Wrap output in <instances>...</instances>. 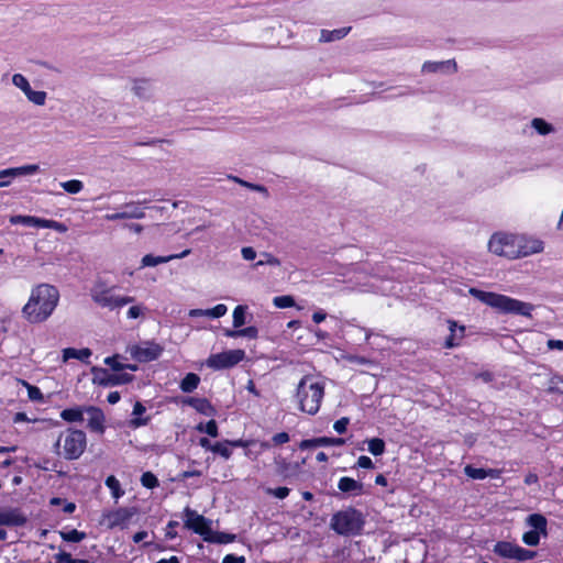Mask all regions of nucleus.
I'll return each instance as SVG.
<instances>
[{"label":"nucleus","instance_id":"1","mask_svg":"<svg viewBox=\"0 0 563 563\" xmlns=\"http://www.w3.org/2000/svg\"><path fill=\"white\" fill-rule=\"evenodd\" d=\"M59 290L48 283L32 286L27 300L21 309L23 319L30 324L47 321L59 303Z\"/></svg>","mask_w":563,"mask_h":563},{"label":"nucleus","instance_id":"2","mask_svg":"<svg viewBox=\"0 0 563 563\" xmlns=\"http://www.w3.org/2000/svg\"><path fill=\"white\" fill-rule=\"evenodd\" d=\"M468 292L481 302L492 307L500 313L529 317L533 310V306L531 303L520 301L506 295L484 291L477 288H471Z\"/></svg>","mask_w":563,"mask_h":563},{"label":"nucleus","instance_id":"3","mask_svg":"<svg viewBox=\"0 0 563 563\" xmlns=\"http://www.w3.org/2000/svg\"><path fill=\"white\" fill-rule=\"evenodd\" d=\"M324 396V384L322 380L305 376L297 387V401L299 409L308 415H316L321 406Z\"/></svg>","mask_w":563,"mask_h":563},{"label":"nucleus","instance_id":"4","mask_svg":"<svg viewBox=\"0 0 563 563\" xmlns=\"http://www.w3.org/2000/svg\"><path fill=\"white\" fill-rule=\"evenodd\" d=\"M92 301L101 307L115 310L135 301L134 297L120 296L114 292V287L109 286L104 280L98 279L90 289Z\"/></svg>","mask_w":563,"mask_h":563},{"label":"nucleus","instance_id":"5","mask_svg":"<svg viewBox=\"0 0 563 563\" xmlns=\"http://www.w3.org/2000/svg\"><path fill=\"white\" fill-rule=\"evenodd\" d=\"M364 517L362 512L354 508H347L335 512L330 521V527L338 534L350 537L358 536L364 528Z\"/></svg>","mask_w":563,"mask_h":563},{"label":"nucleus","instance_id":"6","mask_svg":"<svg viewBox=\"0 0 563 563\" xmlns=\"http://www.w3.org/2000/svg\"><path fill=\"white\" fill-rule=\"evenodd\" d=\"M87 445L86 434L81 430L68 429L62 433L56 442L58 454L66 460H77L85 452Z\"/></svg>","mask_w":563,"mask_h":563},{"label":"nucleus","instance_id":"7","mask_svg":"<svg viewBox=\"0 0 563 563\" xmlns=\"http://www.w3.org/2000/svg\"><path fill=\"white\" fill-rule=\"evenodd\" d=\"M517 233L496 232L488 240V251L497 256L516 260Z\"/></svg>","mask_w":563,"mask_h":563},{"label":"nucleus","instance_id":"8","mask_svg":"<svg viewBox=\"0 0 563 563\" xmlns=\"http://www.w3.org/2000/svg\"><path fill=\"white\" fill-rule=\"evenodd\" d=\"M246 357L242 349L227 350L220 353L211 354L206 360V365L213 371H222L234 367Z\"/></svg>","mask_w":563,"mask_h":563},{"label":"nucleus","instance_id":"9","mask_svg":"<svg viewBox=\"0 0 563 563\" xmlns=\"http://www.w3.org/2000/svg\"><path fill=\"white\" fill-rule=\"evenodd\" d=\"M526 525L530 530L522 534V542L528 547H537L541 537L548 536L547 518L541 514H532L526 518Z\"/></svg>","mask_w":563,"mask_h":563},{"label":"nucleus","instance_id":"10","mask_svg":"<svg viewBox=\"0 0 563 563\" xmlns=\"http://www.w3.org/2000/svg\"><path fill=\"white\" fill-rule=\"evenodd\" d=\"M184 523L187 529L201 536L205 541L212 532V521L188 507L184 510Z\"/></svg>","mask_w":563,"mask_h":563},{"label":"nucleus","instance_id":"11","mask_svg":"<svg viewBox=\"0 0 563 563\" xmlns=\"http://www.w3.org/2000/svg\"><path fill=\"white\" fill-rule=\"evenodd\" d=\"M494 553L504 559L526 562L536 556V552L527 550L516 543L499 541L494 545Z\"/></svg>","mask_w":563,"mask_h":563},{"label":"nucleus","instance_id":"12","mask_svg":"<svg viewBox=\"0 0 563 563\" xmlns=\"http://www.w3.org/2000/svg\"><path fill=\"white\" fill-rule=\"evenodd\" d=\"M12 84L14 87H16L24 93L29 102L37 107L45 106L47 100V93L44 90H34L31 87L29 79L23 74H14L12 76Z\"/></svg>","mask_w":563,"mask_h":563},{"label":"nucleus","instance_id":"13","mask_svg":"<svg viewBox=\"0 0 563 563\" xmlns=\"http://www.w3.org/2000/svg\"><path fill=\"white\" fill-rule=\"evenodd\" d=\"M130 356L139 362H151L158 358L163 347L154 342H144L141 344H131L126 347Z\"/></svg>","mask_w":563,"mask_h":563},{"label":"nucleus","instance_id":"14","mask_svg":"<svg viewBox=\"0 0 563 563\" xmlns=\"http://www.w3.org/2000/svg\"><path fill=\"white\" fill-rule=\"evenodd\" d=\"M9 221L11 224H23L34 228L53 229L59 233H65L67 231V227L62 222L33 216H12L10 217Z\"/></svg>","mask_w":563,"mask_h":563},{"label":"nucleus","instance_id":"15","mask_svg":"<svg viewBox=\"0 0 563 563\" xmlns=\"http://www.w3.org/2000/svg\"><path fill=\"white\" fill-rule=\"evenodd\" d=\"M544 242L532 235L517 234L516 260L542 253Z\"/></svg>","mask_w":563,"mask_h":563},{"label":"nucleus","instance_id":"16","mask_svg":"<svg viewBox=\"0 0 563 563\" xmlns=\"http://www.w3.org/2000/svg\"><path fill=\"white\" fill-rule=\"evenodd\" d=\"M132 380L133 375L129 373H108L103 368H92V382L100 386L123 385Z\"/></svg>","mask_w":563,"mask_h":563},{"label":"nucleus","instance_id":"17","mask_svg":"<svg viewBox=\"0 0 563 563\" xmlns=\"http://www.w3.org/2000/svg\"><path fill=\"white\" fill-rule=\"evenodd\" d=\"M133 516V510L128 508H119L103 514L100 520V525L107 527L108 529H125L129 526L130 520Z\"/></svg>","mask_w":563,"mask_h":563},{"label":"nucleus","instance_id":"18","mask_svg":"<svg viewBox=\"0 0 563 563\" xmlns=\"http://www.w3.org/2000/svg\"><path fill=\"white\" fill-rule=\"evenodd\" d=\"M38 172L40 166L37 164H29L0 170V188L10 186L15 177L30 176Z\"/></svg>","mask_w":563,"mask_h":563},{"label":"nucleus","instance_id":"19","mask_svg":"<svg viewBox=\"0 0 563 563\" xmlns=\"http://www.w3.org/2000/svg\"><path fill=\"white\" fill-rule=\"evenodd\" d=\"M446 323L450 334L445 339L444 346L446 349L460 346L465 338V327L454 320H448Z\"/></svg>","mask_w":563,"mask_h":563},{"label":"nucleus","instance_id":"20","mask_svg":"<svg viewBox=\"0 0 563 563\" xmlns=\"http://www.w3.org/2000/svg\"><path fill=\"white\" fill-rule=\"evenodd\" d=\"M85 413L87 415L88 428L97 433L102 434L104 432L106 417L101 409L95 406L85 407Z\"/></svg>","mask_w":563,"mask_h":563},{"label":"nucleus","instance_id":"21","mask_svg":"<svg viewBox=\"0 0 563 563\" xmlns=\"http://www.w3.org/2000/svg\"><path fill=\"white\" fill-rule=\"evenodd\" d=\"M190 252L191 251L189 249H187L179 254H172L168 256H154L152 254H146L143 256V258L141 261V267H154L159 264L168 263L173 260L184 258V257L188 256L190 254Z\"/></svg>","mask_w":563,"mask_h":563},{"label":"nucleus","instance_id":"22","mask_svg":"<svg viewBox=\"0 0 563 563\" xmlns=\"http://www.w3.org/2000/svg\"><path fill=\"white\" fill-rule=\"evenodd\" d=\"M184 404L192 407L195 410L205 416L212 417L216 415V409L206 398L189 397L184 400Z\"/></svg>","mask_w":563,"mask_h":563},{"label":"nucleus","instance_id":"23","mask_svg":"<svg viewBox=\"0 0 563 563\" xmlns=\"http://www.w3.org/2000/svg\"><path fill=\"white\" fill-rule=\"evenodd\" d=\"M338 488L343 493H350L355 496L362 495L364 493L363 484L347 476L341 477L339 479Z\"/></svg>","mask_w":563,"mask_h":563},{"label":"nucleus","instance_id":"24","mask_svg":"<svg viewBox=\"0 0 563 563\" xmlns=\"http://www.w3.org/2000/svg\"><path fill=\"white\" fill-rule=\"evenodd\" d=\"M455 70H456V65L453 60L426 62L422 65L423 73H438V71L454 73Z\"/></svg>","mask_w":563,"mask_h":563},{"label":"nucleus","instance_id":"25","mask_svg":"<svg viewBox=\"0 0 563 563\" xmlns=\"http://www.w3.org/2000/svg\"><path fill=\"white\" fill-rule=\"evenodd\" d=\"M91 356V351L88 347L84 349H74L66 347L63 350V362H68L69 360H79L81 362H87Z\"/></svg>","mask_w":563,"mask_h":563},{"label":"nucleus","instance_id":"26","mask_svg":"<svg viewBox=\"0 0 563 563\" xmlns=\"http://www.w3.org/2000/svg\"><path fill=\"white\" fill-rule=\"evenodd\" d=\"M465 474L473 479H484L486 477L498 478L500 472L498 470H485V468H476L472 465H466L464 467Z\"/></svg>","mask_w":563,"mask_h":563},{"label":"nucleus","instance_id":"27","mask_svg":"<svg viewBox=\"0 0 563 563\" xmlns=\"http://www.w3.org/2000/svg\"><path fill=\"white\" fill-rule=\"evenodd\" d=\"M146 408L143 406L142 402L136 401L133 406L132 416L133 418L130 420V426L132 428H140L143 426H146L150 421L148 417H143L145 413Z\"/></svg>","mask_w":563,"mask_h":563},{"label":"nucleus","instance_id":"28","mask_svg":"<svg viewBox=\"0 0 563 563\" xmlns=\"http://www.w3.org/2000/svg\"><path fill=\"white\" fill-rule=\"evenodd\" d=\"M223 333L225 336L232 338V339L247 338L251 340H255L258 338V330L254 325L246 327V328H239L236 330L225 329Z\"/></svg>","mask_w":563,"mask_h":563},{"label":"nucleus","instance_id":"29","mask_svg":"<svg viewBox=\"0 0 563 563\" xmlns=\"http://www.w3.org/2000/svg\"><path fill=\"white\" fill-rule=\"evenodd\" d=\"M85 412V407L67 408L60 412V418L67 422H81Z\"/></svg>","mask_w":563,"mask_h":563},{"label":"nucleus","instance_id":"30","mask_svg":"<svg viewBox=\"0 0 563 563\" xmlns=\"http://www.w3.org/2000/svg\"><path fill=\"white\" fill-rule=\"evenodd\" d=\"M351 27H341L336 30H322L320 35L321 42H332L338 41L346 36L350 32Z\"/></svg>","mask_w":563,"mask_h":563},{"label":"nucleus","instance_id":"31","mask_svg":"<svg viewBox=\"0 0 563 563\" xmlns=\"http://www.w3.org/2000/svg\"><path fill=\"white\" fill-rule=\"evenodd\" d=\"M247 306L239 305L234 308L232 313L233 329L236 330L242 328L246 323Z\"/></svg>","mask_w":563,"mask_h":563},{"label":"nucleus","instance_id":"32","mask_svg":"<svg viewBox=\"0 0 563 563\" xmlns=\"http://www.w3.org/2000/svg\"><path fill=\"white\" fill-rule=\"evenodd\" d=\"M130 306L126 311V318L130 320L145 319L147 314V307L144 303L137 302Z\"/></svg>","mask_w":563,"mask_h":563},{"label":"nucleus","instance_id":"33","mask_svg":"<svg viewBox=\"0 0 563 563\" xmlns=\"http://www.w3.org/2000/svg\"><path fill=\"white\" fill-rule=\"evenodd\" d=\"M200 383V377L195 373H188L180 382V389L184 393L194 391Z\"/></svg>","mask_w":563,"mask_h":563},{"label":"nucleus","instance_id":"34","mask_svg":"<svg viewBox=\"0 0 563 563\" xmlns=\"http://www.w3.org/2000/svg\"><path fill=\"white\" fill-rule=\"evenodd\" d=\"M366 443L368 452L374 456H379L385 453L386 445L383 439L372 438L366 440Z\"/></svg>","mask_w":563,"mask_h":563},{"label":"nucleus","instance_id":"35","mask_svg":"<svg viewBox=\"0 0 563 563\" xmlns=\"http://www.w3.org/2000/svg\"><path fill=\"white\" fill-rule=\"evenodd\" d=\"M106 486L111 490L112 497L114 499H119L124 495V490L121 488L120 482L113 475L107 477Z\"/></svg>","mask_w":563,"mask_h":563},{"label":"nucleus","instance_id":"36","mask_svg":"<svg viewBox=\"0 0 563 563\" xmlns=\"http://www.w3.org/2000/svg\"><path fill=\"white\" fill-rule=\"evenodd\" d=\"M59 186L68 194L76 195L84 189V183L79 179L62 181Z\"/></svg>","mask_w":563,"mask_h":563},{"label":"nucleus","instance_id":"37","mask_svg":"<svg viewBox=\"0 0 563 563\" xmlns=\"http://www.w3.org/2000/svg\"><path fill=\"white\" fill-rule=\"evenodd\" d=\"M19 382L22 384V386L26 388L30 400L38 402H42L44 400L43 394L38 387L33 386L23 379H20Z\"/></svg>","mask_w":563,"mask_h":563},{"label":"nucleus","instance_id":"38","mask_svg":"<svg viewBox=\"0 0 563 563\" xmlns=\"http://www.w3.org/2000/svg\"><path fill=\"white\" fill-rule=\"evenodd\" d=\"M59 536L66 542H80L86 539V533L76 529L69 531H59Z\"/></svg>","mask_w":563,"mask_h":563},{"label":"nucleus","instance_id":"39","mask_svg":"<svg viewBox=\"0 0 563 563\" xmlns=\"http://www.w3.org/2000/svg\"><path fill=\"white\" fill-rule=\"evenodd\" d=\"M235 539L234 534H229L224 532H216L212 530L209 538H207V542L212 543H230L233 542Z\"/></svg>","mask_w":563,"mask_h":563},{"label":"nucleus","instance_id":"40","mask_svg":"<svg viewBox=\"0 0 563 563\" xmlns=\"http://www.w3.org/2000/svg\"><path fill=\"white\" fill-rule=\"evenodd\" d=\"M126 219H141L144 217V208L139 203H130L124 211Z\"/></svg>","mask_w":563,"mask_h":563},{"label":"nucleus","instance_id":"41","mask_svg":"<svg viewBox=\"0 0 563 563\" xmlns=\"http://www.w3.org/2000/svg\"><path fill=\"white\" fill-rule=\"evenodd\" d=\"M548 391L563 394V376H552L548 384Z\"/></svg>","mask_w":563,"mask_h":563},{"label":"nucleus","instance_id":"42","mask_svg":"<svg viewBox=\"0 0 563 563\" xmlns=\"http://www.w3.org/2000/svg\"><path fill=\"white\" fill-rule=\"evenodd\" d=\"M230 444L228 443V440L223 442H217L212 445V452L220 454L225 460L230 459L232 452L230 450Z\"/></svg>","mask_w":563,"mask_h":563},{"label":"nucleus","instance_id":"43","mask_svg":"<svg viewBox=\"0 0 563 563\" xmlns=\"http://www.w3.org/2000/svg\"><path fill=\"white\" fill-rule=\"evenodd\" d=\"M274 306L280 309L289 308L295 306V300L291 296H277L273 300Z\"/></svg>","mask_w":563,"mask_h":563},{"label":"nucleus","instance_id":"44","mask_svg":"<svg viewBox=\"0 0 563 563\" xmlns=\"http://www.w3.org/2000/svg\"><path fill=\"white\" fill-rule=\"evenodd\" d=\"M317 442L319 446H341L345 443V440L342 438L321 437L317 438Z\"/></svg>","mask_w":563,"mask_h":563},{"label":"nucleus","instance_id":"45","mask_svg":"<svg viewBox=\"0 0 563 563\" xmlns=\"http://www.w3.org/2000/svg\"><path fill=\"white\" fill-rule=\"evenodd\" d=\"M141 483L146 488H154L158 485V479L153 473L145 472L141 477Z\"/></svg>","mask_w":563,"mask_h":563},{"label":"nucleus","instance_id":"46","mask_svg":"<svg viewBox=\"0 0 563 563\" xmlns=\"http://www.w3.org/2000/svg\"><path fill=\"white\" fill-rule=\"evenodd\" d=\"M532 126L542 135H545L552 131L551 125L542 119H534L532 121Z\"/></svg>","mask_w":563,"mask_h":563},{"label":"nucleus","instance_id":"47","mask_svg":"<svg viewBox=\"0 0 563 563\" xmlns=\"http://www.w3.org/2000/svg\"><path fill=\"white\" fill-rule=\"evenodd\" d=\"M228 312V307L223 303H219L214 306L213 308L209 309V318L211 319H218L223 316H225Z\"/></svg>","mask_w":563,"mask_h":563},{"label":"nucleus","instance_id":"48","mask_svg":"<svg viewBox=\"0 0 563 563\" xmlns=\"http://www.w3.org/2000/svg\"><path fill=\"white\" fill-rule=\"evenodd\" d=\"M120 355H113L109 356L104 360V363L110 366L113 371L119 372L124 369V364H122L120 361Z\"/></svg>","mask_w":563,"mask_h":563},{"label":"nucleus","instance_id":"49","mask_svg":"<svg viewBox=\"0 0 563 563\" xmlns=\"http://www.w3.org/2000/svg\"><path fill=\"white\" fill-rule=\"evenodd\" d=\"M267 493L269 495H273L276 498L284 499L289 495V488H287V487L268 488Z\"/></svg>","mask_w":563,"mask_h":563},{"label":"nucleus","instance_id":"50","mask_svg":"<svg viewBox=\"0 0 563 563\" xmlns=\"http://www.w3.org/2000/svg\"><path fill=\"white\" fill-rule=\"evenodd\" d=\"M56 559L58 562H62V563H87L86 561L84 560H76V559H73L71 555L67 552H60L56 555Z\"/></svg>","mask_w":563,"mask_h":563},{"label":"nucleus","instance_id":"51","mask_svg":"<svg viewBox=\"0 0 563 563\" xmlns=\"http://www.w3.org/2000/svg\"><path fill=\"white\" fill-rule=\"evenodd\" d=\"M349 423H350V419L346 417H343L334 422L333 429L338 433H344L347 429Z\"/></svg>","mask_w":563,"mask_h":563},{"label":"nucleus","instance_id":"52","mask_svg":"<svg viewBox=\"0 0 563 563\" xmlns=\"http://www.w3.org/2000/svg\"><path fill=\"white\" fill-rule=\"evenodd\" d=\"M205 432L207 434H209L210 437H213V438L218 437L219 429H218V424H217L216 420L212 419L205 424Z\"/></svg>","mask_w":563,"mask_h":563},{"label":"nucleus","instance_id":"53","mask_svg":"<svg viewBox=\"0 0 563 563\" xmlns=\"http://www.w3.org/2000/svg\"><path fill=\"white\" fill-rule=\"evenodd\" d=\"M357 466L361 467V468H366V470H372L374 468V463L373 461L371 460V457L366 456V455H362L357 459Z\"/></svg>","mask_w":563,"mask_h":563},{"label":"nucleus","instance_id":"54","mask_svg":"<svg viewBox=\"0 0 563 563\" xmlns=\"http://www.w3.org/2000/svg\"><path fill=\"white\" fill-rule=\"evenodd\" d=\"M228 443L230 444V446L249 448L250 445L254 444L255 441L239 439V440H228Z\"/></svg>","mask_w":563,"mask_h":563},{"label":"nucleus","instance_id":"55","mask_svg":"<svg viewBox=\"0 0 563 563\" xmlns=\"http://www.w3.org/2000/svg\"><path fill=\"white\" fill-rule=\"evenodd\" d=\"M265 264L278 266V265H280V262L277 257L273 256L272 254L266 253L265 261H260L256 263V265L260 266V265H265Z\"/></svg>","mask_w":563,"mask_h":563},{"label":"nucleus","instance_id":"56","mask_svg":"<svg viewBox=\"0 0 563 563\" xmlns=\"http://www.w3.org/2000/svg\"><path fill=\"white\" fill-rule=\"evenodd\" d=\"M241 254H242V257L245 260V261H253L255 260L256 257V252L253 247L251 246H245L241 250Z\"/></svg>","mask_w":563,"mask_h":563},{"label":"nucleus","instance_id":"57","mask_svg":"<svg viewBox=\"0 0 563 563\" xmlns=\"http://www.w3.org/2000/svg\"><path fill=\"white\" fill-rule=\"evenodd\" d=\"M273 442L276 445L287 443L289 441V434L287 432H279L273 437Z\"/></svg>","mask_w":563,"mask_h":563},{"label":"nucleus","instance_id":"58","mask_svg":"<svg viewBox=\"0 0 563 563\" xmlns=\"http://www.w3.org/2000/svg\"><path fill=\"white\" fill-rule=\"evenodd\" d=\"M222 563H245V558L242 555L228 554L223 558Z\"/></svg>","mask_w":563,"mask_h":563},{"label":"nucleus","instance_id":"59","mask_svg":"<svg viewBox=\"0 0 563 563\" xmlns=\"http://www.w3.org/2000/svg\"><path fill=\"white\" fill-rule=\"evenodd\" d=\"M188 314L191 318H197V317L209 318V309H191V310H189Z\"/></svg>","mask_w":563,"mask_h":563},{"label":"nucleus","instance_id":"60","mask_svg":"<svg viewBox=\"0 0 563 563\" xmlns=\"http://www.w3.org/2000/svg\"><path fill=\"white\" fill-rule=\"evenodd\" d=\"M312 446H319V443L317 442V439H310V440H302L299 444V448L301 450H306Z\"/></svg>","mask_w":563,"mask_h":563},{"label":"nucleus","instance_id":"61","mask_svg":"<svg viewBox=\"0 0 563 563\" xmlns=\"http://www.w3.org/2000/svg\"><path fill=\"white\" fill-rule=\"evenodd\" d=\"M548 346L550 350H563V341L561 340H549Z\"/></svg>","mask_w":563,"mask_h":563},{"label":"nucleus","instance_id":"62","mask_svg":"<svg viewBox=\"0 0 563 563\" xmlns=\"http://www.w3.org/2000/svg\"><path fill=\"white\" fill-rule=\"evenodd\" d=\"M327 318V313L322 310H318L316 311L313 314H312V320L316 322V323H321L325 320Z\"/></svg>","mask_w":563,"mask_h":563},{"label":"nucleus","instance_id":"63","mask_svg":"<svg viewBox=\"0 0 563 563\" xmlns=\"http://www.w3.org/2000/svg\"><path fill=\"white\" fill-rule=\"evenodd\" d=\"M177 526V522L175 521H170L167 526V532H166V537L168 539H174L176 537V532L174 531L175 527Z\"/></svg>","mask_w":563,"mask_h":563},{"label":"nucleus","instance_id":"64","mask_svg":"<svg viewBox=\"0 0 563 563\" xmlns=\"http://www.w3.org/2000/svg\"><path fill=\"white\" fill-rule=\"evenodd\" d=\"M120 398H121V396L118 391H111L108 395L107 400L109 404L114 405V404L119 402Z\"/></svg>","mask_w":563,"mask_h":563}]
</instances>
